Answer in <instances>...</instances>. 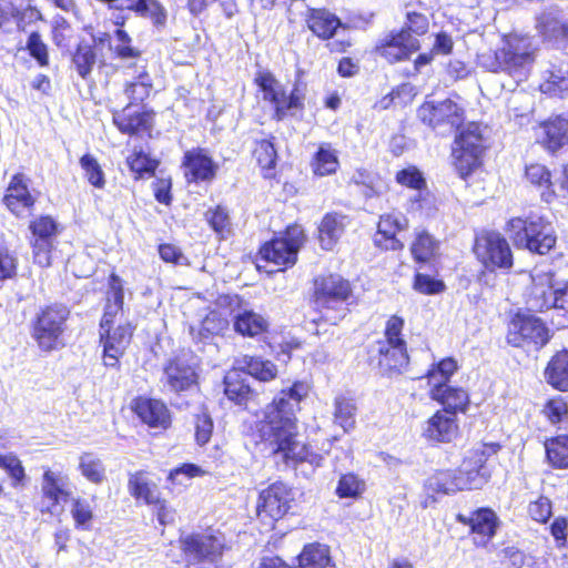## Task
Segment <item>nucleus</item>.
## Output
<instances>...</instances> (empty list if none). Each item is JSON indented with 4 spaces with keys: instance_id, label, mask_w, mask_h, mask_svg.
Here are the masks:
<instances>
[{
    "instance_id": "1",
    "label": "nucleus",
    "mask_w": 568,
    "mask_h": 568,
    "mask_svg": "<svg viewBox=\"0 0 568 568\" xmlns=\"http://www.w3.org/2000/svg\"><path fill=\"white\" fill-rule=\"evenodd\" d=\"M307 394L308 386L301 382L294 383L288 390H282L278 397L266 406L257 432L270 454L287 465L308 463L317 467L323 458L301 440L295 417L301 400Z\"/></svg>"
},
{
    "instance_id": "2",
    "label": "nucleus",
    "mask_w": 568,
    "mask_h": 568,
    "mask_svg": "<svg viewBox=\"0 0 568 568\" xmlns=\"http://www.w3.org/2000/svg\"><path fill=\"white\" fill-rule=\"evenodd\" d=\"M457 369V362L447 357L432 365L426 376L429 397L444 407L443 412L453 416L465 413L469 405L467 390L449 384L450 377Z\"/></svg>"
},
{
    "instance_id": "3",
    "label": "nucleus",
    "mask_w": 568,
    "mask_h": 568,
    "mask_svg": "<svg viewBox=\"0 0 568 568\" xmlns=\"http://www.w3.org/2000/svg\"><path fill=\"white\" fill-rule=\"evenodd\" d=\"M506 232L517 248L528 250L540 255L547 254L557 242L552 223L537 214H530L525 219H510L507 222Z\"/></svg>"
},
{
    "instance_id": "4",
    "label": "nucleus",
    "mask_w": 568,
    "mask_h": 568,
    "mask_svg": "<svg viewBox=\"0 0 568 568\" xmlns=\"http://www.w3.org/2000/svg\"><path fill=\"white\" fill-rule=\"evenodd\" d=\"M404 320L393 315L385 326L384 338L376 342L373 353L383 373H399L408 364L406 342L402 336Z\"/></svg>"
},
{
    "instance_id": "5",
    "label": "nucleus",
    "mask_w": 568,
    "mask_h": 568,
    "mask_svg": "<svg viewBox=\"0 0 568 568\" xmlns=\"http://www.w3.org/2000/svg\"><path fill=\"white\" fill-rule=\"evenodd\" d=\"M69 317L70 310L63 304L54 303L39 308L32 323V337L41 351L51 352L63 345Z\"/></svg>"
},
{
    "instance_id": "6",
    "label": "nucleus",
    "mask_w": 568,
    "mask_h": 568,
    "mask_svg": "<svg viewBox=\"0 0 568 568\" xmlns=\"http://www.w3.org/2000/svg\"><path fill=\"white\" fill-rule=\"evenodd\" d=\"M490 58L491 61L487 64L489 71L511 74L531 64L535 53L526 38L508 36L505 38L503 47L496 49Z\"/></svg>"
},
{
    "instance_id": "7",
    "label": "nucleus",
    "mask_w": 568,
    "mask_h": 568,
    "mask_svg": "<svg viewBox=\"0 0 568 568\" xmlns=\"http://www.w3.org/2000/svg\"><path fill=\"white\" fill-rule=\"evenodd\" d=\"M305 235L300 225H291L281 237L265 243L260 250V257L278 266H292L297 261V253L304 244Z\"/></svg>"
},
{
    "instance_id": "8",
    "label": "nucleus",
    "mask_w": 568,
    "mask_h": 568,
    "mask_svg": "<svg viewBox=\"0 0 568 568\" xmlns=\"http://www.w3.org/2000/svg\"><path fill=\"white\" fill-rule=\"evenodd\" d=\"M474 253L488 270H509L513 253L507 240L498 232H484L476 237Z\"/></svg>"
},
{
    "instance_id": "9",
    "label": "nucleus",
    "mask_w": 568,
    "mask_h": 568,
    "mask_svg": "<svg viewBox=\"0 0 568 568\" xmlns=\"http://www.w3.org/2000/svg\"><path fill=\"white\" fill-rule=\"evenodd\" d=\"M351 296L349 283L339 276L322 281L316 290V303L325 310V318L336 323L346 315V302Z\"/></svg>"
},
{
    "instance_id": "10",
    "label": "nucleus",
    "mask_w": 568,
    "mask_h": 568,
    "mask_svg": "<svg viewBox=\"0 0 568 568\" xmlns=\"http://www.w3.org/2000/svg\"><path fill=\"white\" fill-rule=\"evenodd\" d=\"M420 48V41L408 36L406 29H394L376 41L373 53L388 64H396L408 61Z\"/></svg>"
},
{
    "instance_id": "11",
    "label": "nucleus",
    "mask_w": 568,
    "mask_h": 568,
    "mask_svg": "<svg viewBox=\"0 0 568 568\" xmlns=\"http://www.w3.org/2000/svg\"><path fill=\"white\" fill-rule=\"evenodd\" d=\"M418 120L426 126L436 130L448 126L458 130L465 122V110L452 99L443 101H425L417 109Z\"/></svg>"
},
{
    "instance_id": "12",
    "label": "nucleus",
    "mask_w": 568,
    "mask_h": 568,
    "mask_svg": "<svg viewBox=\"0 0 568 568\" xmlns=\"http://www.w3.org/2000/svg\"><path fill=\"white\" fill-rule=\"evenodd\" d=\"M293 501L294 491L288 485L282 481L273 483L258 495L257 516L261 520L276 521L288 513Z\"/></svg>"
},
{
    "instance_id": "13",
    "label": "nucleus",
    "mask_w": 568,
    "mask_h": 568,
    "mask_svg": "<svg viewBox=\"0 0 568 568\" xmlns=\"http://www.w3.org/2000/svg\"><path fill=\"white\" fill-rule=\"evenodd\" d=\"M562 290L555 285L551 273L536 270L531 274V286L526 303L529 310L536 312L550 308L561 310Z\"/></svg>"
},
{
    "instance_id": "14",
    "label": "nucleus",
    "mask_w": 568,
    "mask_h": 568,
    "mask_svg": "<svg viewBox=\"0 0 568 568\" xmlns=\"http://www.w3.org/2000/svg\"><path fill=\"white\" fill-rule=\"evenodd\" d=\"M130 103L112 112V123L122 134L129 136H152L156 112L151 108L131 110Z\"/></svg>"
},
{
    "instance_id": "15",
    "label": "nucleus",
    "mask_w": 568,
    "mask_h": 568,
    "mask_svg": "<svg viewBox=\"0 0 568 568\" xmlns=\"http://www.w3.org/2000/svg\"><path fill=\"white\" fill-rule=\"evenodd\" d=\"M181 542L186 559L192 565L215 562L224 548L222 537L210 532L187 535Z\"/></svg>"
},
{
    "instance_id": "16",
    "label": "nucleus",
    "mask_w": 568,
    "mask_h": 568,
    "mask_svg": "<svg viewBox=\"0 0 568 568\" xmlns=\"http://www.w3.org/2000/svg\"><path fill=\"white\" fill-rule=\"evenodd\" d=\"M537 143L549 154L555 155L568 146V112L551 114L536 125Z\"/></svg>"
},
{
    "instance_id": "17",
    "label": "nucleus",
    "mask_w": 568,
    "mask_h": 568,
    "mask_svg": "<svg viewBox=\"0 0 568 568\" xmlns=\"http://www.w3.org/2000/svg\"><path fill=\"white\" fill-rule=\"evenodd\" d=\"M42 469L41 494L48 503L47 511L54 514L61 503L71 498L70 476L62 468L43 466Z\"/></svg>"
},
{
    "instance_id": "18",
    "label": "nucleus",
    "mask_w": 568,
    "mask_h": 568,
    "mask_svg": "<svg viewBox=\"0 0 568 568\" xmlns=\"http://www.w3.org/2000/svg\"><path fill=\"white\" fill-rule=\"evenodd\" d=\"M548 339V328L537 317L518 315L509 325L507 341L514 346H523L525 343L544 346Z\"/></svg>"
},
{
    "instance_id": "19",
    "label": "nucleus",
    "mask_w": 568,
    "mask_h": 568,
    "mask_svg": "<svg viewBox=\"0 0 568 568\" xmlns=\"http://www.w3.org/2000/svg\"><path fill=\"white\" fill-rule=\"evenodd\" d=\"M304 27L321 41L335 38L339 29H346L342 19L325 7H308L303 14Z\"/></svg>"
},
{
    "instance_id": "20",
    "label": "nucleus",
    "mask_w": 568,
    "mask_h": 568,
    "mask_svg": "<svg viewBox=\"0 0 568 568\" xmlns=\"http://www.w3.org/2000/svg\"><path fill=\"white\" fill-rule=\"evenodd\" d=\"M459 432L456 416L437 410L420 426L422 438L429 444H447L457 438Z\"/></svg>"
},
{
    "instance_id": "21",
    "label": "nucleus",
    "mask_w": 568,
    "mask_h": 568,
    "mask_svg": "<svg viewBox=\"0 0 568 568\" xmlns=\"http://www.w3.org/2000/svg\"><path fill=\"white\" fill-rule=\"evenodd\" d=\"M131 337L132 327L129 324L100 331L103 345V363L106 367H119V359L124 355Z\"/></svg>"
},
{
    "instance_id": "22",
    "label": "nucleus",
    "mask_w": 568,
    "mask_h": 568,
    "mask_svg": "<svg viewBox=\"0 0 568 568\" xmlns=\"http://www.w3.org/2000/svg\"><path fill=\"white\" fill-rule=\"evenodd\" d=\"M408 229V219L400 212L381 215L374 243L384 250H402L404 244L397 239V233Z\"/></svg>"
},
{
    "instance_id": "23",
    "label": "nucleus",
    "mask_w": 568,
    "mask_h": 568,
    "mask_svg": "<svg viewBox=\"0 0 568 568\" xmlns=\"http://www.w3.org/2000/svg\"><path fill=\"white\" fill-rule=\"evenodd\" d=\"M457 148L453 151L454 165L462 178L476 172L483 165V148L470 142L469 136L462 133L457 139Z\"/></svg>"
},
{
    "instance_id": "24",
    "label": "nucleus",
    "mask_w": 568,
    "mask_h": 568,
    "mask_svg": "<svg viewBox=\"0 0 568 568\" xmlns=\"http://www.w3.org/2000/svg\"><path fill=\"white\" fill-rule=\"evenodd\" d=\"M181 166L185 178H215L220 168L210 150L201 146L186 150Z\"/></svg>"
},
{
    "instance_id": "25",
    "label": "nucleus",
    "mask_w": 568,
    "mask_h": 568,
    "mask_svg": "<svg viewBox=\"0 0 568 568\" xmlns=\"http://www.w3.org/2000/svg\"><path fill=\"white\" fill-rule=\"evenodd\" d=\"M462 490L479 489L489 479L490 474L485 466L483 453H474L473 456L464 459L457 469Z\"/></svg>"
},
{
    "instance_id": "26",
    "label": "nucleus",
    "mask_w": 568,
    "mask_h": 568,
    "mask_svg": "<svg viewBox=\"0 0 568 568\" xmlns=\"http://www.w3.org/2000/svg\"><path fill=\"white\" fill-rule=\"evenodd\" d=\"M132 410L150 427L168 428L171 416L164 403L145 397H138L132 402Z\"/></svg>"
},
{
    "instance_id": "27",
    "label": "nucleus",
    "mask_w": 568,
    "mask_h": 568,
    "mask_svg": "<svg viewBox=\"0 0 568 568\" xmlns=\"http://www.w3.org/2000/svg\"><path fill=\"white\" fill-rule=\"evenodd\" d=\"M456 519L470 527L471 532L479 538V540L476 539V544L479 545H485L487 540L493 538L498 526L496 514L487 508L478 509L470 516L458 514Z\"/></svg>"
},
{
    "instance_id": "28",
    "label": "nucleus",
    "mask_w": 568,
    "mask_h": 568,
    "mask_svg": "<svg viewBox=\"0 0 568 568\" xmlns=\"http://www.w3.org/2000/svg\"><path fill=\"white\" fill-rule=\"evenodd\" d=\"M305 99L306 92L304 83L295 82L288 93L284 88L271 103L273 106L272 118L276 121H282L287 116L291 110L303 111L305 109Z\"/></svg>"
},
{
    "instance_id": "29",
    "label": "nucleus",
    "mask_w": 568,
    "mask_h": 568,
    "mask_svg": "<svg viewBox=\"0 0 568 568\" xmlns=\"http://www.w3.org/2000/svg\"><path fill=\"white\" fill-rule=\"evenodd\" d=\"M128 489L138 501H143L150 506L160 503L161 493L159 486L146 471L140 470L131 474Z\"/></svg>"
},
{
    "instance_id": "30",
    "label": "nucleus",
    "mask_w": 568,
    "mask_h": 568,
    "mask_svg": "<svg viewBox=\"0 0 568 568\" xmlns=\"http://www.w3.org/2000/svg\"><path fill=\"white\" fill-rule=\"evenodd\" d=\"M164 382L173 392H181L195 383V371L182 359H174L164 369Z\"/></svg>"
},
{
    "instance_id": "31",
    "label": "nucleus",
    "mask_w": 568,
    "mask_h": 568,
    "mask_svg": "<svg viewBox=\"0 0 568 568\" xmlns=\"http://www.w3.org/2000/svg\"><path fill=\"white\" fill-rule=\"evenodd\" d=\"M3 201L14 215L20 216L32 207L36 196L29 191L23 180H14L8 186Z\"/></svg>"
},
{
    "instance_id": "32",
    "label": "nucleus",
    "mask_w": 568,
    "mask_h": 568,
    "mask_svg": "<svg viewBox=\"0 0 568 568\" xmlns=\"http://www.w3.org/2000/svg\"><path fill=\"white\" fill-rule=\"evenodd\" d=\"M545 381L559 392H568V351L557 352L548 362Z\"/></svg>"
},
{
    "instance_id": "33",
    "label": "nucleus",
    "mask_w": 568,
    "mask_h": 568,
    "mask_svg": "<svg viewBox=\"0 0 568 568\" xmlns=\"http://www.w3.org/2000/svg\"><path fill=\"white\" fill-rule=\"evenodd\" d=\"M124 9L138 17L148 18L156 28L164 27L168 21V11L160 0H123Z\"/></svg>"
},
{
    "instance_id": "34",
    "label": "nucleus",
    "mask_w": 568,
    "mask_h": 568,
    "mask_svg": "<svg viewBox=\"0 0 568 568\" xmlns=\"http://www.w3.org/2000/svg\"><path fill=\"white\" fill-rule=\"evenodd\" d=\"M125 164L135 178H154L161 161L142 148H135L125 158Z\"/></svg>"
},
{
    "instance_id": "35",
    "label": "nucleus",
    "mask_w": 568,
    "mask_h": 568,
    "mask_svg": "<svg viewBox=\"0 0 568 568\" xmlns=\"http://www.w3.org/2000/svg\"><path fill=\"white\" fill-rule=\"evenodd\" d=\"M348 221L342 214H326L318 227V239L322 248L332 250L343 235Z\"/></svg>"
},
{
    "instance_id": "36",
    "label": "nucleus",
    "mask_w": 568,
    "mask_h": 568,
    "mask_svg": "<svg viewBox=\"0 0 568 568\" xmlns=\"http://www.w3.org/2000/svg\"><path fill=\"white\" fill-rule=\"evenodd\" d=\"M536 29L546 40L568 39V22L564 21L556 12L544 11L538 14Z\"/></svg>"
},
{
    "instance_id": "37",
    "label": "nucleus",
    "mask_w": 568,
    "mask_h": 568,
    "mask_svg": "<svg viewBox=\"0 0 568 568\" xmlns=\"http://www.w3.org/2000/svg\"><path fill=\"white\" fill-rule=\"evenodd\" d=\"M71 62L78 75L87 80L98 63V52L94 44L79 42L71 52Z\"/></svg>"
},
{
    "instance_id": "38",
    "label": "nucleus",
    "mask_w": 568,
    "mask_h": 568,
    "mask_svg": "<svg viewBox=\"0 0 568 568\" xmlns=\"http://www.w3.org/2000/svg\"><path fill=\"white\" fill-rule=\"evenodd\" d=\"M425 488L429 493L442 495L462 491L457 469H446L434 473L426 479Z\"/></svg>"
},
{
    "instance_id": "39",
    "label": "nucleus",
    "mask_w": 568,
    "mask_h": 568,
    "mask_svg": "<svg viewBox=\"0 0 568 568\" xmlns=\"http://www.w3.org/2000/svg\"><path fill=\"white\" fill-rule=\"evenodd\" d=\"M153 87V79L146 68L143 67L133 80L124 83L123 92L130 100V104H139L151 95Z\"/></svg>"
},
{
    "instance_id": "40",
    "label": "nucleus",
    "mask_w": 568,
    "mask_h": 568,
    "mask_svg": "<svg viewBox=\"0 0 568 568\" xmlns=\"http://www.w3.org/2000/svg\"><path fill=\"white\" fill-rule=\"evenodd\" d=\"M234 329L243 336H256L268 328V321L253 311H242L234 315Z\"/></svg>"
},
{
    "instance_id": "41",
    "label": "nucleus",
    "mask_w": 568,
    "mask_h": 568,
    "mask_svg": "<svg viewBox=\"0 0 568 568\" xmlns=\"http://www.w3.org/2000/svg\"><path fill=\"white\" fill-rule=\"evenodd\" d=\"M300 568H336L332 564L328 547L321 544H310L298 556Z\"/></svg>"
},
{
    "instance_id": "42",
    "label": "nucleus",
    "mask_w": 568,
    "mask_h": 568,
    "mask_svg": "<svg viewBox=\"0 0 568 568\" xmlns=\"http://www.w3.org/2000/svg\"><path fill=\"white\" fill-rule=\"evenodd\" d=\"M357 405L354 398L346 395H338L334 399V422L344 432L355 428Z\"/></svg>"
},
{
    "instance_id": "43",
    "label": "nucleus",
    "mask_w": 568,
    "mask_h": 568,
    "mask_svg": "<svg viewBox=\"0 0 568 568\" xmlns=\"http://www.w3.org/2000/svg\"><path fill=\"white\" fill-rule=\"evenodd\" d=\"M439 250V242L425 231L416 232L410 244V253L418 263L434 258Z\"/></svg>"
},
{
    "instance_id": "44",
    "label": "nucleus",
    "mask_w": 568,
    "mask_h": 568,
    "mask_svg": "<svg viewBox=\"0 0 568 568\" xmlns=\"http://www.w3.org/2000/svg\"><path fill=\"white\" fill-rule=\"evenodd\" d=\"M548 463L558 469L568 468V435H559L545 442Z\"/></svg>"
},
{
    "instance_id": "45",
    "label": "nucleus",
    "mask_w": 568,
    "mask_h": 568,
    "mask_svg": "<svg viewBox=\"0 0 568 568\" xmlns=\"http://www.w3.org/2000/svg\"><path fill=\"white\" fill-rule=\"evenodd\" d=\"M78 469L88 481L94 485H100L105 480V467L93 453L80 455Z\"/></svg>"
},
{
    "instance_id": "46",
    "label": "nucleus",
    "mask_w": 568,
    "mask_h": 568,
    "mask_svg": "<svg viewBox=\"0 0 568 568\" xmlns=\"http://www.w3.org/2000/svg\"><path fill=\"white\" fill-rule=\"evenodd\" d=\"M311 165L315 175H333L339 168V161L336 152L329 145L327 148L320 146L312 158Z\"/></svg>"
},
{
    "instance_id": "47",
    "label": "nucleus",
    "mask_w": 568,
    "mask_h": 568,
    "mask_svg": "<svg viewBox=\"0 0 568 568\" xmlns=\"http://www.w3.org/2000/svg\"><path fill=\"white\" fill-rule=\"evenodd\" d=\"M70 513L74 520V526L78 529L89 530L94 518L93 514V501L82 498L74 497L71 499Z\"/></svg>"
},
{
    "instance_id": "48",
    "label": "nucleus",
    "mask_w": 568,
    "mask_h": 568,
    "mask_svg": "<svg viewBox=\"0 0 568 568\" xmlns=\"http://www.w3.org/2000/svg\"><path fill=\"white\" fill-rule=\"evenodd\" d=\"M114 37L116 44L112 48V54L115 59L126 61L141 57L142 51L134 45L133 39L124 29H115Z\"/></svg>"
},
{
    "instance_id": "49",
    "label": "nucleus",
    "mask_w": 568,
    "mask_h": 568,
    "mask_svg": "<svg viewBox=\"0 0 568 568\" xmlns=\"http://www.w3.org/2000/svg\"><path fill=\"white\" fill-rule=\"evenodd\" d=\"M243 364L251 376L262 382L272 381L277 375L276 365L268 359L245 356Z\"/></svg>"
},
{
    "instance_id": "50",
    "label": "nucleus",
    "mask_w": 568,
    "mask_h": 568,
    "mask_svg": "<svg viewBox=\"0 0 568 568\" xmlns=\"http://www.w3.org/2000/svg\"><path fill=\"white\" fill-rule=\"evenodd\" d=\"M33 263L40 267H50L58 258L57 242L44 240L30 241Z\"/></svg>"
},
{
    "instance_id": "51",
    "label": "nucleus",
    "mask_w": 568,
    "mask_h": 568,
    "mask_svg": "<svg viewBox=\"0 0 568 568\" xmlns=\"http://www.w3.org/2000/svg\"><path fill=\"white\" fill-rule=\"evenodd\" d=\"M253 82L262 91L263 100L270 104L284 89V87L271 71L257 72Z\"/></svg>"
},
{
    "instance_id": "52",
    "label": "nucleus",
    "mask_w": 568,
    "mask_h": 568,
    "mask_svg": "<svg viewBox=\"0 0 568 568\" xmlns=\"http://www.w3.org/2000/svg\"><path fill=\"white\" fill-rule=\"evenodd\" d=\"M229 327V320L217 311H211L201 322L199 336L206 339L211 336L222 334Z\"/></svg>"
},
{
    "instance_id": "53",
    "label": "nucleus",
    "mask_w": 568,
    "mask_h": 568,
    "mask_svg": "<svg viewBox=\"0 0 568 568\" xmlns=\"http://www.w3.org/2000/svg\"><path fill=\"white\" fill-rule=\"evenodd\" d=\"M32 237L30 241L44 240L45 242H57L58 224L50 216H40L29 225Z\"/></svg>"
},
{
    "instance_id": "54",
    "label": "nucleus",
    "mask_w": 568,
    "mask_h": 568,
    "mask_svg": "<svg viewBox=\"0 0 568 568\" xmlns=\"http://www.w3.org/2000/svg\"><path fill=\"white\" fill-rule=\"evenodd\" d=\"M224 393L229 399L241 404L250 392V387L241 378L239 371L229 372L224 377Z\"/></svg>"
},
{
    "instance_id": "55",
    "label": "nucleus",
    "mask_w": 568,
    "mask_h": 568,
    "mask_svg": "<svg viewBox=\"0 0 568 568\" xmlns=\"http://www.w3.org/2000/svg\"><path fill=\"white\" fill-rule=\"evenodd\" d=\"M0 468L4 469L11 478L12 487L17 488L24 485L26 471L21 460L14 454L0 453Z\"/></svg>"
},
{
    "instance_id": "56",
    "label": "nucleus",
    "mask_w": 568,
    "mask_h": 568,
    "mask_svg": "<svg viewBox=\"0 0 568 568\" xmlns=\"http://www.w3.org/2000/svg\"><path fill=\"white\" fill-rule=\"evenodd\" d=\"M253 154L263 171L275 169L277 153L272 141L266 139L260 140Z\"/></svg>"
},
{
    "instance_id": "57",
    "label": "nucleus",
    "mask_w": 568,
    "mask_h": 568,
    "mask_svg": "<svg viewBox=\"0 0 568 568\" xmlns=\"http://www.w3.org/2000/svg\"><path fill=\"white\" fill-rule=\"evenodd\" d=\"M26 50L29 52L40 67L49 65V50L48 45L43 42L41 34L38 31H33L29 34Z\"/></svg>"
},
{
    "instance_id": "58",
    "label": "nucleus",
    "mask_w": 568,
    "mask_h": 568,
    "mask_svg": "<svg viewBox=\"0 0 568 568\" xmlns=\"http://www.w3.org/2000/svg\"><path fill=\"white\" fill-rule=\"evenodd\" d=\"M206 221L213 231L222 239L226 237L231 233V222L229 213L225 209L216 206L214 210H209L205 213Z\"/></svg>"
},
{
    "instance_id": "59",
    "label": "nucleus",
    "mask_w": 568,
    "mask_h": 568,
    "mask_svg": "<svg viewBox=\"0 0 568 568\" xmlns=\"http://www.w3.org/2000/svg\"><path fill=\"white\" fill-rule=\"evenodd\" d=\"M364 490L365 483L354 474L343 475L336 488V493L341 498H357Z\"/></svg>"
},
{
    "instance_id": "60",
    "label": "nucleus",
    "mask_w": 568,
    "mask_h": 568,
    "mask_svg": "<svg viewBox=\"0 0 568 568\" xmlns=\"http://www.w3.org/2000/svg\"><path fill=\"white\" fill-rule=\"evenodd\" d=\"M413 290L424 295H435L443 293L446 285L442 280L434 278L430 275L416 273L413 281Z\"/></svg>"
},
{
    "instance_id": "61",
    "label": "nucleus",
    "mask_w": 568,
    "mask_h": 568,
    "mask_svg": "<svg viewBox=\"0 0 568 568\" xmlns=\"http://www.w3.org/2000/svg\"><path fill=\"white\" fill-rule=\"evenodd\" d=\"M10 12L12 13V20L16 22L19 30H24L27 24L41 21L43 19L42 13L36 7L18 8L10 3Z\"/></svg>"
},
{
    "instance_id": "62",
    "label": "nucleus",
    "mask_w": 568,
    "mask_h": 568,
    "mask_svg": "<svg viewBox=\"0 0 568 568\" xmlns=\"http://www.w3.org/2000/svg\"><path fill=\"white\" fill-rule=\"evenodd\" d=\"M71 32V24L65 18L59 17L53 21L51 37L58 48L64 49L70 47Z\"/></svg>"
},
{
    "instance_id": "63",
    "label": "nucleus",
    "mask_w": 568,
    "mask_h": 568,
    "mask_svg": "<svg viewBox=\"0 0 568 568\" xmlns=\"http://www.w3.org/2000/svg\"><path fill=\"white\" fill-rule=\"evenodd\" d=\"M542 414L551 424H558L567 417L568 404L562 397L556 396L545 404Z\"/></svg>"
},
{
    "instance_id": "64",
    "label": "nucleus",
    "mask_w": 568,
    "mask_h": 568,
    "mask_svg": "<svg viewBox=\"0 0 568 568\" xmlns=\"http://www.w3.org/2000/svg\"><path fill=\"white\" fill-rule=\"evenodd\" d=\"M541 91L556 98H564L568 93V78L551 72L541 87Z\"/></svg>"
}]
</instances>
